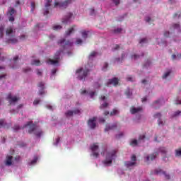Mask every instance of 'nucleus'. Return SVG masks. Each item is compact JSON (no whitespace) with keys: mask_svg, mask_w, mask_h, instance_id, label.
Returning <instances> with one entry per match:
<instances>
[{"mask_svg":"<svg viewBox=\"0 0 181 181\" xmlns=\"http://www.w3.org/2000/svg\"><path fill=\"white\" fill-rule=\"evenodd\" d=\"M6 36L7 37V43H12L13 45H15V43H18V38H16V32L15 31V29H13L12 27L7 28L6 30Z\"/></svg>","mask_w":181,"mask_h":181,"instance_id":"obj_1","label":"nucleus"},{"mask_svg":"<svg viewBox=\"0 0 181 181\" xmlns=\"http://www.w3.org/2000/svg\"><path fill=\"white\" fill-rule=\"evenodd\" d=\"M145 138L146 136L145 134H141L139 136V139H132L130 141L131 146H138L139 144H141V142H145Z\"/></svg>","mask_w":181,"mask_h":181,"instance_id":"obj_6","label":"nucleus"},{"mask_svg":"<svg viewBox=\"0 0 181 181\" xmlns=\"http://www.w3.org/2000/svg\"><path fill=\"white\" fill-rule=\"evenodd\" d=\"M180 113H181L180 110H177V111L173 113V115H172L173 118H175V117H177V116L180 115Z\"/></svg>","mask_w":181,"mask_h":181,"instance_id":"obj_38","label":"nucleus"},{"mask_svg":"<svg viewBox=\"0 0 181 181\" xmlns=\"http://www.w3.org/2000/svg\"><path fill=\"white\" fill-rule=\"evenodd\" d=\"M90 74V69L85 68H80L76 70V74H78V80H86V77Z\"/></svg>","mask_w":181,"mask_h":181,"instance_id":"obj_4","label":"nucleus"},{"mask_svg":"<svg viewBox=\"0 0 181 181\" xmlns=\"http://www.w3.org/2000/svg\"><path fill=\"white\" fill-rule=\"evenodd\" d=\"M37 86L41 88V90H39V95H43V94H45V90H45V83L40 82Z\"/></svg>","mask_w":181,"mask_h":181,"instance_id":"obj_19","label":"nucleus"},{"mask_svg":"<svg viewBox=\"0 0 181 181\" xmlns=\"http://www.w3.org/2000/svg\"><path fill=\"white\" fill-rule=\"evenodd\" d=\"M76 43L77 45H81V43H83V40L81 39H77Z\"/></svg>","mask_w":181,"mask_h":181,"instance_id":"obj_56","label":"nucleus"},{"mask_svg":"<svg viewBox=\"0 0 181 181\" xmlns=\"http://www.w3.org/2000/svg\"><path fill=\"white\" fill-rule=\"evenodd\" d=\"M81 35H82V37H83V39H87V36L88 34L87 31H82Z\"/></svg>","mask_w":181,"mask_h":181,"instance_id":"obj_39","label":"nucleus"},{"mask_svg":"<svg viewBox=\"0 0 181 181\" xmlns=\"http://www.w3.org/2000/svg\"><path fill=\"white\" fill-rule=\"evenodd\" d=\"M178 16V18H180V13H175L174 15H173V18L174 19H176V17Z\"/></svg>","mask_w":181,"mask_h":181,"instance_id":"obj_51","label":"nucleus"},{"mask_svg":"<svg viewBox=\"0 0 181 181\" xmlns=\"http://www.w3.org/2000/svg\"><path fill=\"white\" fill-rule=\"evenodd\" d=\"M95 56H97V52H92L90 55H89V59H93V57H95Z\"/></svg>","mask_w":181,"mask_h":181,"instance_id":"obj_37","label":"nucleus"},{"mask_svg":"<svg viewBox=\"0 0 181 181\" xmlns=\"http://www.w3.org/2000/svg\"><path fill=\"white\" fill-rule=\"evenodd\" d=\"M159 154L158 153H153L151 154L150 156H146V160L147 162H149V160H154V159H156V156H158Z\"/></svg>","mask_w":181,"mask_h":181,"instance_id":"obj_18","label":"nucleus"},{"mask_svg":"<svg viewBox=\"0 0 181 181\" xmlns=\"http://www.w3.org/2000/svg\"><path fill=\"white\" fill-rule=\"evenodd\" d=\"M170 33H169V31H165V32L164 33V36H165V37H169Z\"/></svg>","mask_w":181,"mask_h":181,"instance_id":"obj_57","label":"nucleus"},{"mask_svg":"<svg viewBox=\"0 0 181 181\" xmlns=\"http://www.w3.org/2000/svg\"><path fill=\"white\" fill-rule=\"evenodd\" d=\"M73 32H74V26L66 31L65 35L66 36H70L71 33H73Z\"/></svg>","mask_w":181,"mask_h":181,"instance_id":"obj_25","label":"nucleus"},{"mask_svg":"<svg viewBox=\"0 0 181 181\" xmlns=\"http://www.w3.org/2000/svg\"><path fill=\"white\" fill-rule=\"evenodd\" d=\"M136 163H135V162H131V161H127L126 163H125V165H126V166H127V168H131V166H134V165H136Z\"/></svg>","mask_w":181,"mask_h":181,"instance_id":"obj_27","label":"nucleus"},{"mask_svg":"<svg viewBox=\"0 0 181 181\" xmlns=\"http://www.w3.org/2000/svg\"><path fill=\"white\" fill-rule=\"evenodd\" d=\"M37 162V157H34V159L29 163L30 165H35Z\"/></svg>","mask_w":181,"mask_h":181,"instance_id":"obj_35","label":"nucleus"},{"mask_svg":"<svg viewBox=\"0 0 181 181\" xmlns=\"http://www.w3.org/2000/svg\"><path fill=\"white\" fill-rule=\"evenodd\" d=\"M119 80L118 78H113L112 79H109L108 82H107V86H110V84H113V86H118V83H119Z\"/></svg>","mask_w":181,"mask_h":181,"instance_id":"obj_16","label":"nucleus"},{"mask_svg":"<svg viewBox=\"0 0 181 181\" xmlns=\"http://www.w3.org/2000/svg\"><path fill=\"white\" fill-rule=\"evenodd\" d=\"M72 1L73 0H65L64 2H55L54 6V8H56V6H59V8L66 9V8H67V6L71 4Z\"/></svg>","mask_w":181,"mask_h":181,"instance_id":"obj_8","label":"nucleus"},{"mask_svg":"<svg viewBox=\"0 0 181 181\" xmlns=\"http://www.w3.org/2000/svg\"><path fill=\"white\" fill-rule=\"evenodd\" d=\"M33 66H40V60H34L31 62Z\"/></svg>","mask_w":181,"mask_h":181,"instance_id":"obj_30","label":"nucleus"},{"mask_svg":"<svg viewBox=\"0 0 181 181\" xmlns=\"http://www.w3.org/2000/svg\"><path fill=\"white\" fill-rule=\"evenodd\" d=\"M125 57H126V54H122V58H116L115 62H117V63H122V60H124Z\"/></svg>","mask_w":181,"mask_h":181,"instance_id":"obj_24","label":"nucleus"},{"mask_svg":"<svg viewBox=\"0 0 181 181\" xmlns=\"http://www.w3.org/2000/svg\"><path fill=\"white\" fill-rule=\"evenodd\" d=\"M73 114L76 115V114H80V110L78 109H75L74 110H72Z\"/></svg>","mask_w":181,"mask_h":181,"instance_id":"obj_49","label":"nucleus"},{"mask_svg":"<svg viewBox=\"0 0 181 181\" xmlns=\"http://www.w3.org/2000/svg\"><path fill=\"white\" fill-rule=\"evenodd\" d=\"M5 127V120L4 119H0V128H2Z\"/></svg>","mask_w":181,"mask_h":181,"instance_id":"obj_43","label":"nucleus"},{"mask_svg":"<svg viewBox=\"0 0 181 181\" xmlns=\"http://www.w3.org/2000/svg\"><path fill=\"white\" fill-rule=\"evenodd\" d=\"M160 152H161V153H163L164 155L166 154V148L165 147L160 148Z\"/></svg>","mask_w":181,"mask_h":181,"instance_id":"obj_41","label":"nucleus"},{"mask_svg":"<svg viewBox=\"0 0 181 181\" xmlns=\"http://www.w3.org/2000/svg\"><path fill=\"white\" fill-rule=\"evenodd\" d=\"M37 76H42V71L37 69Z\"/></svg>","mask_w":181,"mask_h":181,"instance_id":"obj_60","label":"nucleus"},{"mask_svg":"<svg viewBox=\"0 0 181 181\" xmlns=\"http://www.w3.org/2000/svg\"><path fill=\"white\" fill-rule=\"evenodd\" d=\"M121 32H122V28H116L113 30V33H115L116 35L121 33Z\"/></svg>","mask_w":181,"mask_h":181,"instance_id":"obj_36","label":"nucleus"},{"mask_svg":"<svg viewBox=\"0 0 181 181\" xmlns=\"http://www.w3.org/2000/svg\"><path fill=\"white\" fill-rule=\"evenodd\" d=\"M25 39H26V35H21L20 36V40H25Z\"/></svg>","mask_w":181,"mask_h":181,"instance_id":"obj_53","label":"nucleus"},{"mask_svg":"<svg viewBox=\"0 0 181 181\" xmlns=\"http://www.w3.org/2000/svg\"><path fill=\"white\" fill-rule=\"evenodd\" d=\"M121 136H124V133H120L118 135H116V138L119 139Z\"/></svg>","mask_w":181,"mask_h":181,"instance_id":"obj_59","label":"nucleus"},{"mask_svg":"<svg viewBox=\"0 0 181 181\" xmlns=\"http://www.w3.org/2000/svg\"><path fill=\"white\" fill-rule=\"evenodd\" d=\"M13 13H15V8L10 7L8 9V14L10 15V16H13Z\"/></svg>","mask_w":181,"mask_h":181,"instance_id":"obj_26","label":"nucleus"},{"mask_svg":"<svg viewBox=\"0 0 181 181\" xmlns=\"http://www.w3.org/2000/svg\"><path fill=\"white\" fill-rule=\"evenodd\" d=\"M142 110V107H132L131 109H130V112L131 114H136V112H139V111H141Z\"/></svg>","mask_w":181,"mask_h":181,"instance_id":"obj_21","label":"nucleus"},{"mask_svg":"<svg viewBox=\"0 0 181 181\" xmlns=\"http://www.w3.org/2000/svg\"><path fill=\"white\" fill-rule=\"evenodd\" d=\"M61 28H62V25H54L53 26V30H59Z\"/></svg>","mask_w":181,"mask_h":181,"instance_id":"obj_44","label":"nucleus"},{"mask_svg":"<svg viewBox=\"0 0 181 181\" xmlns=\"http://www.w3.org/2000/svg\"><path fill=\"white\" fill-rule=\"evenodd\" d=\"M170 73H172L171 71H168L165 72V73L163 75L162 78H168V77H169V76H170Z\"/></svg>","mask_w":181,"mask_h":181,"instance_id":"obj_32","label":"nucleus"},{"mask_svg":"<svg viewBox=\"0 0 181 181\" xmlns=\"http://www.w3.org/2000/svg\"><path fill=\"white\" fill-rule=\"evenodd\" d=\"M58 45H60L63 49H69V47H71V46H73V42L70 40L66 41V39L62 38L58 41Z\"/></svg>","mask_w":181,"mask_h":181,"instance_id":"obj_7","label":"nucleus"},{"mask_svg":"<svg viewBox=\"0 0 181 181\" xmlns=\"http://www.w3.org/2000/svg\"><path fill=\"white\" fill-rule=\"evenodd\" d=\"M8 21L10 22H14L15 21V17H13V16H10V17L8 18Z\"/></svg>","mask_w":181,"mask_h":181,"instance_id":"obj_50","label":"nucleus"},{"mask_svg":"<svg viewBox=\"0 0 181 181\" xmlns=\"http://www.w3.org/2000/svg\"><path fill=\"white\" fill-rule=\"evenodd\" d=\"M155 175H159L160 173H163V175H164L165 176V179H170V176L168 174H166V173L162 171V170L160 169H158V170H156L155 172H154Z\"/></svg>","mask_w":181,"mask_h":181,"instance_id":"obj_20","label":"nucleus"},{"mask_svg":"<svg viewBox=\"0 0 181 181\" xmlns=\"http://www.w3.org/2000/svg\"><path fill=\"white\" fill-rule=\"evenodd\" d=\"M99 122L104 124V122H105V119H104L103 117L99 118Z\"/></svg>","mask_w":181,"mask_h":181,"instance_id":"obj_54","label":"nucleus"},{"mask_svg":"<svg viewBox=\"0 0 181 181\" xmlns=\"http://www.w3.org/2000/svg\"><path fill=\"white\" fill-rule=\"evenodd\" d=\"M35 7H36V4H35V2H31V11H32V12H33V11H35Z\"/></svg>","mask_w":181,"mask_h":181,"instance_id":"obj_46","label":"nucleus"},{"mask_svg":"<svg viewBox=\"0 0 181 181\" xmlns=\"http://www.w3.org/2000/svg\"><path fill=\"white\" fill-rule=\"evenodd\" d=\"M5 29V27L4 25L0 26V39H2L4 37V30Z\"/></svg>","mask_w":181,"mask_h":181,"instance_id":"obj_29","label":"nucleus"},{"mask_svg":"<svg viewBox=\"0 0 181 181\" xmlns=\"http://www.w3.org/2000/svg\"><path fill=\"white\" fill-rule=\"evenodd\" d=\"M162 115L159 112L154 115V118H158V125H163V122H162V119H160Z\"/></svg>","mask_w":181,"mask_h":181,"instance_id":"obj_23","label":"nucleus"},{"mask_svg":"<svg viewBox=\"0 0 181 181\" xmlns=\"http://www.w3.org/2000/svg\"><path fill=\"white\" fill-rule=\"evenodd\" d=\"M145 21H146V22H150L151 21V17H146Z\"/></svg>","mask_w":181,"mask_h":181,"instance_id":"obj_64","label":"nucleus"},{"mask_svg":"<svg viewBox=\"0 0 181 181\" xmlns=\"http://www.w3.org/2000/svg\"><path fill=\"white\" fill-rule=\"evenodd\" d=\"M107 107H108V103H105L100 105V110H103V108H107Z\"/></svg>","mask_w":181,"mask_h":181,"instance_id":"obj_40","label":"nucleus"},{"mask_svg":"<svg viewBox=\"0 0 181 181\" xmlns=\"http://www.w3.org/2000/svg\"><path fill=\"white\" fill-rule=\"evenodd\" d=\"M26 127H29L28 134H34L37 138H40L42 135H43V131L42 129L37 128V127L33 124L32 122H28L23 128H26Z\"/></svg>","mask_w":181,"mask_h":181,"instance_id":"obj_2","label":"nucleus"},{"mask_svg":"<svg viewBox=\"0 0 181 181\" xmlns=\"http://www.w3.org/2000/svg\"><path fill=\"white\" fill-rule=\"evenodd\" d=\"M95 121H97V117H95L88 119V125L90 128V129H95V127H97Z\"/></svg>","mask_w":181,"mask_h":181,"instance_id":"obj_10","label":"nucleus"},{"mask_svg":"<svg viewBox=\"0 0 181 181\" xmlns=\"http://www.w3.org/2000/svg\"><path fill=\"white\" fill-rule=\"evenodd\" d=\"M148 42V40H146V38H143L140 40L139 43L141 45L144 44V43H147Z\"/></svg>","mask_w":181,"mask_h":181,"instance_id":"obj_45","label":"nucleus"},{"mask_svg":"<svg viewBox=\"0 0 181 181\" xmlns=\"http://www.w3.org/2000/svg\"><path fill=\"white\" fill-rule=\"evenodd\" d=\"M12 159H13L12 156H8L6 157L5 162L6 166H11V165H12Z\"/></svg>","mask_w":181,"mask_h":181,"instance_id":"obj_22","label":"nucleus"},{"mask_svg":"<svg viewBox=\"0 0 181 181\" xmlns=\"http://www.w3.org/2000/svg\"><path fill=\"white\" fill-rule=\"evenodd\" d=\"M59 142H60V137H58L56 140L55 145H59Z\"/></svg>","mask_w":181,"mask_h":181,"instance_id":"obj_62","label":"nucleus"},{"mask_svg":"<svg viewBox=\"0 0 181 181\" xmlns=\"http://www.w3.org/2000/svg\"><path fill=\"white\" fill-rule=\"evenodd\" d=\"M117 129V124H113L111 125H107L105 128V132H108V131H112Z\"/></svg>","mask_w":181,"mask_h":181,"instance_id":"obj_17","label":"nucleus"},{"mask_svg":"<svg viewBox=\"0 0 181 181\" xmlns=\"http://www.w3.org/2000/svg\"><path fill=\"white\" fill-rule=\"evenodd\" d=\"M73 112L72 110H68L67 112H65L66 117H73Z\"/></svg>","mask_w":181,"mask_h":181,"instance_id":"obj_34","label":"nucleus"},{"mask_svg":"<svg viewBox=\"0 0 181 181\" xmlns=\"http://www.w3.org/2000/svg\"><path fill=\"white\" fill-rule=\"evenodd\" d=\"M98 144L95 143L93 144L92 146H90V149L93 152V156H94L95 158H98V152H95L96 151H98Z\"/></svg>","mask_w":181,"mask_h":181,"instance_id":"obj_11","label":"nucleus"},{"mask_svg":"<svg viewBox=\"0 0 181 181\" xmlns=\"http://www.w3.org/2000/svg\"><path fill=\"white\" fill-rule=\"evenodd\" d=\"M117 114H119V111L117 109H113V110L110 112V115H117Z\"/></svg>","mask_w":181,"mask_h":181,"instance_id":"obj_33","label":"nucleus"},{"mask_svg":"<svg viewBox=\"0 0 181 181\" xmlns=\"http://www.w3.org/2000/svg\"><path fill=\"white\" fill-rule=\"evenodd\" d=\"M130 57H131L132 60H138V59H139V57H141V56H139L136 54H132Z\"/></svg>","mask_w":181,"mask_h":181,"instance_id":"obj_31","label":"nucleus"},{"mask_svg":"<svg viewBox=\"0 0 181 181\" xmlns=\"http://www.w3.org/2000/svg\"><path fill=\"white\" fill-rule=\"evenodd\" d=\"M175 156H181V149L175 150Z\"/></svg>","mask_w":181,"mask_h":181,"instance_id":"obj_42","label":"nucleus"},{"mask_svg":"<svg viewBox=\"0 0 181 181\" xmlns=\"http://www.w3.org/2000/svg\"><path fill=\"white\" fill-rule=\"evenodd\" d=\"M94 12H95V10H94V8H90V15H94Z\"/></svg>","mask_w":181,"mask_h":181,"instance_id":"obj_63","label":"nucleus"},{"mask_svg":"<svg viewBox=\"0 0 181 181\" xmlns=\"http://www.w3.org/2000/svg\"><path fill=\"white\" fill-rule=\"evenodd\" d=\"M107 98L104 95H101L100 99L101 100V101H105V100Z\"/></svg>","mask_w":181,"mask_h":181,"instance_id":"obj_61","label":"nucleus"},{"mask_svg":"<svg viewBox=\"0 0 181 181\" xmlns=\"http://www.w3.org/2000/svg\"><path fill=\"white\" fill-rule=\"evenodd\" d=\"M7 100H8L10 105H15V104L21 100V98L13 96L12 94L10 93L7 96Z\"/></svg>","mask_w":181,"mask_h":181,"instance_id":"obj_9","label":"nucleus"},{"mask_svg":"<svg viewBox=\"0 0 181 181\" xmlns=\"http://www.w3.org/2000/svg\"><path fill=\"white\" fill-rule=\"evenodd\" d=\"M125 95H127V98H129L131 95H132V92L129 88H127L125 91Z\"/></svg>","mask_w":181,"mask_h":181,"instance_id":"obj_28","label":"nucleus"},{"mask_svg":"<svg viewBox=\"0 0 181 181\" xmlns=\"http://www.w3.org/2000/svg\"><path fill=\"white\" fill-rule=\"evenodd\" d=\"M107 67H108V63L105 62V63L104 64L103 70H104V71H105V69H107Z\"/></svg>","mask_w":181,"mask_h":181,"instance_id":"obj_55","label":"nucleus"},{"mask_svg":"<svg viewBox=\"0 0 181 181\" xmlns=\"http://www.w3.org/2000/svg\"><path fill=\"white\" fill-rule=\"evenodd\" d=\"M52 1L53 0H47L45 9L44 10V16L49 15V8H50V4H52Z\"/></svg>","mask_w":181,"mask_h":181,"instance_id":"obj_15","label":"nucleus"},{"mask_svg":"<svg viewBox=\"0 0 181 181\" xmlns=\"http://www.w3.org/2000/svg\"><path fill=\"white\" fill-rule=\"evenodd\" d=\"M73 17V14L71 13H68L64 18H62V23L67 25V23H70V19Z\"/></svg>","mask_w":181,"mask_h":181,"instance_id":"obj_13","label":"nucleus"},{"mask_svg":"<svg viewBox=\"0 0 181 181\" xmlns=\"http://www.w3.org/2000/svg\"><path fill=\"white\" fill-rule=\"evenodd\" d=\"M112 1L113 4H115V5H116V6L119 5V4H120L119 0H112Z\"/></svg>","mask_w":181,"mask_h":181,"instance_id":"obj_47","label":"nucleus"},{"mask_svg":"<svg viewBox=\"0 0 181 181\" xmlns=\"http://www.w3.org/2000/svg\"><path fill=\"white\" fill-rule=\"evenodd\" d=\"M39 103H40V100H35L34 102H33V105H37V104H39Z\"/></svg>","mask_w":181,"mask_h":181,"instance_id":"obj_52","label":"nucleus"},{"mask_svg":"<svg viewBox=\"0 0 181 181\" xmlns=\"http://www.w3.org/2000/svg\"><path fill=\"white\" fill-rule=\"evenodd\" d=\"M131 159L132 162H136V156L134 154L133 156H132Z\"/></svg>","mask_w":181,"mask_h":181,"instance_id":"obj_48","label":"nucleus"},{"mask_svg":"<svg viewBox=\"0 0 181 181\" xmlns=\"http://www.w3.org/2000/svg\"><path fill=\"white\" fill-rule=\"evenodd\" d=\"M117 158V151L112 150L107 152L105 160L103 163L105 166H110L112 164V160Z\"/></svg>","mask_w":181,"mask_h":181,"instance_id":"obj_3","label":"nucleus"},{"mask_svg":"<svg viewBox=\"0 0 181 181\" xmlns=\"http://www.w3.org/2000/svg\"><path fill=\"white\" fill-rule=\"evenodd\" d=\"M18 60H19V56H16L13 58L11 61V69H18Z\"/></svg>","mask_w":181,"mask_h":181,"instance_id":"obj_12","label":"nucleus"},{"mask_svg":"<svg viewBox=\"0 0 181 181\" xmlns=\"http://www.w3.org/2000/svg\"><path fill=\"white\" fill-rule=\"evenodd\" d=\"M23 71L24 73H28V71H30V68L24 69H23Z\"/></svg>","mask_w":181,"mask_h":181,"instance_id":"obj_58","label":"nucleus"},{"mask_svg":"<svg viewBox=\"0 0 181 181\" xmlns=\"http://www.w3.org/2000/svg\"><path fill=\"white\" fill-rule=\"evenodd\" d=\"M170 30H171V32H175V30H177V32H181L180 24H179V23L173 24L170 27Z\"/></svg>","mask_w":181,"mask_h":181,"instance_id":"obj_14","label":"nucleus"},{"mask_svg":"<svg viewBox=\"0 0 181 181\" xmlns=\"http://www.w3.org/2000/svg\"><path fill=\"white\" fill-rule=\"evenodd\" d=\"M62 50L57 51L54 55V59H49L46 61L47 64H51L52 66L59 64V60H60V54H62Z\"/></svg>","mask_w":181,"mask_h":181,"instance_id":"obj_5","label":"nucleus"}]
</instances>
